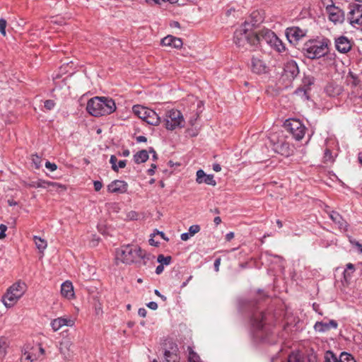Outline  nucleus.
Returning a JSON list of instances; mask_svg holds the SVG:
<instances>
[{"mask_svg": "<svg viewBox=\"0 0 362 362\" xmlns=\"http://www.w3.org/2000/svg\"><path fill=\"white\" fill-rule=\"evenodd\" d=\"M153 257L146 253L138 245H126L122 246L116 252V260L126 264L138 263L142 261L144 265H146L148 261L152 260Z\"/></svg>", "mask_w": 362, "mask_h": 362, "instance_id": "1", "label": "nucleus"}, {"mask_svg": "<svg viewBox=\"0 0 362 362\" xmlns=\"http://www.w3.org/2000/svg\"><path fill=\"white\" fill-rule=\"evenodd\" d=\"M87 112L94 117L110 115L116 110L115 100L107 97H94L86 105Z\"/></svg>", "mask_w": 362, "mask_h": 362, "instance_id": "2", "label": "nucleus"}, {"mask_svg": "<svg viewBox=\"0 0 362 362\" xmlns=\"http://www.w3.org/2000/svg\"><path fill=\"white\" fill-rule=\"evenodd\" d=\"M331 41L327 37L320 40H313L304 45V52L306 57L311 59L322 58L329 49Z\"/></svg>", "mask_w": 362, "mask_h": 362, "instance_id": "3", "label": "nucleus"}, {"mask_svg": "<svg viewBox=\"0 0 362 362\" xmlns=\"http://www.w3.org/2000/svg\"><path fill=\"white\" fill-rule=\"evenodd\" d=\"M256 33L251 31L248 21L241 25L234 33V42L240 47H245L247 45H256L258 44V37Z\"/></svg>", "mask_w": 362, "mask_h": 362, "instance_id": "4", "label": "nucleus"}, {"mask_svg": "<svg viewBox=\"0 0 362 362\" xmlns=\"http://www.w3.org/2000/svg\"><path fill=\"white\" fill-rule=\"evenodd\" d=\"M25 290L26 286L24 283L18 281L13 284L3 297V303L6 308L13 307L23 296Z\"/></svg>", "mask_w": 362, "mask_h": 362, "instance_id": "5", "label": "nucleus"}, {"mask_svg": "<svg viewBox=\"0 0 362 362\" xmlns=\"http://www.w3.org/2000/svg\"><path fill=\"white\" fill-rule=\"evenodd\" d=\"M133 112L147 124L153 126H158L161 118L153 110L141 105H134Z\"/></svg>", "mask_w": 362, "mask_h": 362, "instance_id": "6", "label": "nucleus"}, {"mask_svg": "<svg viewBox=\"0 0 362 362\" xmlns=\"http://www.w3.org/2000/svg\"><path fill=\"white\" fill-rule=\"evenodd\" d=\"M163 122L165 127L171 131L185 125L182 114L175 109H170L166 112Z\"/></svg>", "mask_w": 362, "mask_h": 362, "instance_id": "7", "label": "nucleus"}, {"mask_svg": "<svg viewBox=\"0 0 362 362\" xmlns=\"http://www.w3.org/2000/svg\"><path fill=\"white\" fill-rule=\"evenodd\" d=\"M45 351L41 344L27 346L23 351L21 362H39L45 355Z\"/></svg>", "mask_w": 362, "mask_h": 362, "instance_id": "8", "label": "nucleus"}, {"mask_svg": "<svg viewBox=\"0 0 362 362\" xmlns=\"http://www.w3.org/2000/svg\"><path fill=\"white\" fill-rule=\"evenodd\" d=\"M284 127L297 141L301 140L305 136L306 128L300 119H288L286 120Z\"/></svg>", "mask_w": 362, "mask_h": 362, "instance_id": "9", "label": "nucleus"}, {"mask_svg": "<svg viewBox=\"0 0 362 362\" xmlns=\"http://www.w3.org/2000/svg\"><path fill=\"white\" fill-rule=\"evenodd\" d=\"M163 346L165 361L166 362H179V349L176 342L171 339H168Z\"/></svg>", "mask_w": 362, "mask_h": 362, "instance_id": "10", "label": "nucleus"}, {"mask_svg": "<svg viewBox=\"0 0 362 362\" xmlns=\"http://www.w3.org/2000/svg\"><path fill=\"white\" fill-rule=\"evenodd\" d=\"M349 23L354 26L362 25V4H353L349 6V11L347 15Z\"/></svg>", "mask_w": 362, "mask_h": 362, "instance_id": "11", "label": "nucleus"}, {"mask_svg": "<svg viewBox=\"0 0 362 362\" xmlns=\"http://www.w3.org/2000/svg\"><path fill=\"white\" fill-rule=\"evenodd\" d=\"M72 346L73 342L69 338H64L60 341L59 351L64 360L69 361L73 357Z\"/></svg>", "mask_w": 362, "mask_h": 362, "instance_id": "12", "label": "nucleus"}, {"mask_svg": "<svg viewBox=\"0 0 362 362\" xmlns=\"http://www.w3.org/2000/svg\"><path fill=\"white\" fill-rule=\"evenodd\" d=\"M74 324L75 320L73 318L60 317L52 320L50 326L54 332H57L64 326L73 327Z\"/></svg>", "mask_w": 362, "mask_h": 362, "instance_id": "13", "label": "nucleus"}, {"mask_svg": "<svg viewBox=\"0 0 362 362\" xmlns=\"http://www.w3.org/2000/svg\"><path fill=\"white\" fill-rule=\"evenodd\" d=\"M334 45L336 49L342 54L349 52L352 47L350 40L344 35L335 38Z\"/></svg>", "mask_w": 362, "mask_h": 362, "instance_id": "14", "label": "nucleus"}, {"mask_svg": "<svg viewBox=\"0 0 362 362\" xmlns=\"http://www.w3.org/2000/svg\"><path fill=\"white\" fill-rule=\"evenodd\" d=\"M250 68L252 71L257 74H265L268 71L266 63L259 57H252Z\"/></svg>", "mask_w": 362, "mask_h": 362, "instance_id": "15", "label": "nucleus"}, {"mask_svg": "<svg viewBox=\"0 0 362 362\" xmlns=\"http://www.w3.org/2000/svg\"><path fill=\"white\" fill-rule=\"evenodd\" d=\"M327 11L329 14V19L333 23H341L344 19V14L341 9L334 5L327 7Z\"/></svg>", "mask_w": 362, "mask_h": 362, "instance_id": "16", "label": "nucleus"}, {"mask_svg": "<svg viewBox=\"0 0 362 362\" xmlns=\"http://www.w3.org/2000/svg\"><path fill=\"white\" fill-rule=\"evenodd\" d=\"M25 186L32 188H47L49 187H52L54 189L64 188V187L58 182L46 181L41 179L25 183Z\"/></svg>", "mask_w": 362, "mask_h": 362, "instance_id": "17", "label": "nucleus"}, {"mask_svg": "<svg viewBox=\"0 0 362 362\" xmlns=\"http://www.w3.org/2000/svg\"><path fill=\"white\" fill-rule=\"evenodd\" d=\"M128 185L123 180H116L107 185V191L110 193L123 194L127 191Z\"/></svg>", "mask_w": 362, "mask_h": 362, "instance_id": "18", "label": "nucleus"}, {"mask_svg": "<svg viewBox=\"0 0 362 362\" xmlns=\"http://www.w3.org/2000/svg\"><path fill=\"white\" fill-rule=\"evenodd\" d=\"M196 181L199 184L205 183L211 186H215L216 185L214 175H206L204 171L201 169L197 171Z\"/></svg>", "mask_w": 362, "mask_h": 362, "instance_id": "19", "label": "nucleus"}, {"mask_svg": "<svg viewBox=\"0 0 362 362\" xmlns=\"http://www.w3.org/2000/svg\"><path fill=\"white\" fill-rule=\"evenodd\" d=\"M251 323L256 330H261L265 324V315L262 312H256L253 314Z\"/></svg>", "mask_w": 362, "mask_h": 362, "instance_id": "20", "label": "nucleus"}, {"mask_svg": "<svg viewBox=\"0 0 362 362\" xmlns=\"http://www.w3.org/2000/svg\"><path fill=\"white\" fill-rule=\"evenodd\" d=\"M329 218L336 225H337L338 228L341 231H347L349 225L339 213L336 211H332L329 214Z\"/></svg>", "mask_w": 362, "mask_h": 362, "instance_id": "21", "label": "nucleus"}, {"mask_svg": "<svg viewBox=\"0 0 362 362\" xmlns=\"http://www.w3.org/2000/svg\"><path fill=\"white\" fill-rule=\"evenodd\" d=\"M161 44L163 46L178 49L182 46L183 43L180 38L174 37L173 35H168L162 39Z\"/></svg>", "mask_w": 362, "mask_h": 362, "instance_id": "22", "label": "nucleus"}, {"mask_svg": "<svg viewBox=\"0 0 362 362\" xmlns=\"http://www.w3.org/2000/svg\"><path fill=\"white\" fill-rule=\"evenodd\" d=\"M337 326V322L334 320H331L328 322H317L314 325V329L316 332H325L332 328L336 329Z\"/></svg>", "mask_w": 362, "mask_h": 362, "instance_id": "23", "label": "nucleus"}, {"mask_svg": "<svg viewBox=\"0 0 362 362\" xmlns=\"http://www.w3.org/2000/svg\"><path fill=\"white\" fill-rule=\"evenodd\" d=\"M61 294L67 299H71L74 296V286L71 281H66L61 286Z\"/></svg>", "mask_w": 362, "mask_h": 362, "instance_id": "24", "label": "nucleus"}, {"mask_svg": "<svg viewBox=\"0 0 362 362\" xmlns=\"http://www.w3.org/2000/svg\"><path fill=\"white\" fill-rule=\"evenodd\" d=\"M320 64L324 65L327 69L336 67V54L334 53H329V52L322 58Z\"/></svg>", "mask_w": 362, "mask_h": 362, "instance_id": "25", "label": "nucleus"}, {"mask_svg": "<svg viewBox=\"0 0 362 362\" xmlns=\"http://www.w3.org/2000/svg\"><path fill=\"white\" fill-rule=\"evenodd\" d=\"M276 151L286 157H288L293 153V148L287 142H282L276 146Z\"/></svg>", "mask_w": 362, "mask_h": 362, "instance_id": "26", "label": "nucleus"}, {"mask_svg": "<svg viewBox=\"0 0 362 362\" xmlns=\"http://www.w3.org/2000/svg\"><path fill=\"white\" fill-rule=\"evenodd\" d=\"M342 90L343 89L341 86L334 83H328L325 88V93L330 97H336L339 95Z\"/></svg>", "mask_w": 362, "mask_h": 362, "instance_id": "27", "label": "nucleus"}, {"mask_svg": "<svg viewBox=\"0 0 362 362\" xmlns=\"http://www.w3.org/2000/svg\"><path fill=\"white\" fill-rule=\"evenodd\" d=\"M274 32L269 29H262L256 33V36L258 37V43L261 41H264L267 44H269L274 37Z\"/></svg>", "mask_w": 362, "mask_h": 362, "instance_id": "28", "label": "nucleus"}, {"mask_svg": "<svg viewBox=\"0 0 362 362\" xmlns=\"http://www.w3.org/2000/svg\"><path fill=\"white\" fill-rule=\"evenodd\" d=\"M286 35L290 42H292L293 39L294 40H298L300 37L303 35L302 30L298 28H287Z\"/></svg>", "mask_w": 362, "mask_h": 362, "instance_id": "29", "label": "nucleus"}, {"mask_svg": "<svg viewBox=\"0 0 362 362\" xmlns=\"http://www.w3.org/2000/svg\"><path fill=\"white\" fill-rule=\"evenodd\" d=\"M284 71L286 74H289L291 77L296 76L299 73L298 65L293 60L286 63Z\"/></svg>", "mask_w": 362, "mask_h": 362, "instance_id": "30", "label": "nucleus"}, {"mask_svg": "<svg viewBox=\"0 0 362 362\" xmlns=\"http://www.w3.org/2000/svg\"><path fill=\"white\" fill-rule=\"evenodd\" d=\"M110 163L112 165V170L115 172H118L119 168H124L127 164V161L125 160H122L117 162V158L114 155L110 156Z\"/></svg>", "mask_w": 362, "mask_h": 362, "instance_id": "31", "label": "nucleus"}, {"mask_svg": "<svg viewBox=\"0 0 362 362\" xmlns=\"http://www.w3.org/2000/svg\"><path fill=\"white\" fill-rule=\"evenodd\" d=\"M149 158L148 153L146 150H141L134 155V161L140 164L146 162Z\"/></svg>", "mask_w": 362, "mask_h": 362, "instance_id": "32", "label": "nucleus"}, {"mask_svg": "<svg viewBox=\"0 0 362 362\" xmlns=\"http://www.w3.org/2000/svg\"><path fill=\"white\" fill-rule=\"evenodd\" d=\"M251 21L248 22L250 23V28H252L262 22L263 18L262 15L258 11H253L251 15Z\"/></svg>", "mask_w": 362, "mask_h": 362, "instance_id": "33", "label": "nucleus"}, {"mask_svg": "<svg viewBox=\"0 0 362 362\" xmlns=\"http://www.w3.org/2000/svg\"><path fill=\"white\" fill-rule=\"evenodd\" d=\"M8 347V341L7 338L0 337V358H3L6 356Z\"/></svg>", "mask_w": 362, "mask_h": 362, "instance_id": "34", "label": "nucleus"}, {"mask_svg": "<svg viewBox=\"0 0 362 362\" xmlns=\"http://www.w3.org/2000/svg\"><path fill=\"white\" fill-rule=\"evenodd\" d=\"M187 350L189 353L188 360L189 362H202L199 356L191 347L189 346Z\"/></svg>", "mask_w": 362, "mask_h": 362, "instance_id": "35", "label": "nucleus"}, {"mask_svg": "<svg viewBox=\"0 0 362 362\" xmlns=\"http://www.w3.org/2000/svg\"><path fill=\"white\" fill-rule=\"evenodd\" d=\"M325 362H341V355L338 358L332 351H327L325 356Z\"/></svg>", "mask_w": 362, "mask_h": 362, "instance_id": "36", "label": "nucleus"}, {"mask_svg": "<svg viewBox=\"0 0 362 362\" xmlns=\"http://www.w3.org/2000/svg\"><path fill=\"white\" fill-rule=\"evenodd\" d=\"M35 243L37 249L43 251L47 247V242L37 236L34 237Z\"/></svg>", "mask_w": 362, "mask_h": 362, "instance_id": "37", "label": "nucleus"}, {"mask_svg": "<svg viewBox=\"0 0 362 362\" xmlns=\"http://www.w3.org/2000/svg\"><path fill=\"white\" fill-rule=\"evenodd\" d=\"M288 362H304V360L300 354L292 353L288 356Z\"/></svg>", "mask_w": 362, "mask_h": 362, "instance_id": "38", "label": "nucleus"}, {"mask_svg": "<svg viewBox=\"0 0 362 362\" xmlns=\"http://www.w3.org/2000/svg\"><path fill=\"white\" fill-rule=\"evenodd\" d=\"M323 159L325 163H333L334 161V157L328 148L325 150Z\"/></svg>", "mask_w": 362, "mask_h": 362, "instance_id": "39", "label": "nucleus"}, {"mask_svg": "<svg viewBox=\"0 0 362 362\" xmlns=\"http://www.w3.org/2000/svg\"><path fill=\"white\" fill-rule=\"evenodd\" d=\"M171 257L170 256H164L163 255H159L158 256L157 261L160 263V264L163 265H168L171 262Z\"/></svg>", "mask_w": 362, "mask_h": 362, "instance_id": "40", "label": "nucleus"}, {"mask_svg": "<svg viewBox=\"0 0 362 362\" xmlns=\"http://www.w3.org/2000/svg\"><path fill=\"white\" fill-rule=\"evenodd\" d=\"M348 238L349 243L356 248L358 254L362 255V244L352 238L351 236H348Z\"/></svg>", "mask_w": 362, "mask_h": 362, "instance_id": "41", "label": "nucleus"}, {"mask_svg": "<svg viewBox=\"0 0 362 362\" xmlns=\"http://www.w3.org/2000/svg\"><path fill=\"white\" fill-rule=\"evenodd\" d=\"M341 362H356V361L351 354L342 352L341 354Z\"/></svg>", "mask_w": 362, "mask_h": 362, "instance_id": "42", "label": "nucleus"}, {"mask_svg": "<svg viewBox=\"0 0 362 362\" xmlns=\"http://www.w3.org/2000/svg\"><path fill=\"white\" fill-rule=\"evenodd\" d=\"M272 47L279 52H283L286 49L285 45L281 40H279V42H275Z\"/></svg>", "mask_w": 362, "mask_h": 362, "instance_id": "43", "label": "nucleus"}, {"mask_svg": "<svg viewBox=\"0 0 362 362\" xmlns=\"http://www.w3.org/2000/svg\"><path fill=\"white\" fill-rule=\"evenodd\" d=\"M348 271H350L351 273H354V272L355 271V267L353 264L351 263H348L346 264V267L344 272V279L346 281H347V272Z\"/></svg>", "mask_w": 362, "mask_h": 362, "instance_id": "44", "label": "nucleus"}, {"mask_svg": "<svg viewBox=\"0 0 362 362\" xmlns=\"http://www.w3.org/2000/svg\"><path fill=\"white\" fill-rule=\"evenodd\" d=\"M6 21L3 18H0V33L4 36H6Z\"/></svg>", "mask_w": 362, "mask_h": 362, "instance_id": "45", "label": "nucleus"}, {"mask_svg": "<svg viewBox=\"0 0 362 362\" xmlns=\"http://www.w3.org/2000/svg\"><path fill=\"white\" fill-rule=\"evenodd\" d=\"M200 230V226L199 225H192L189 228V234L193 236Z\"/></svg>", "mask_w": 362, "mask_h": 362, "instance_id": "46", "label": "nucleus"}, {"mask_svg": "<svg viewBox=\"0 0 362 362\" xmlns=\"http://www.w3.org/2000/svg\"><path fill=\"white\" fill-rule=\"evenodd\" d=\"M54 105H55V103L52 100H47L45 102V107L48 110H52L54 108Z\"/></svg>", "mask_w": 362, "mask_h": 362, "instance_id": "47", "label": "nucleus"}, {"mask_svg": "<svg viewBox=\"0 0 362 362\" xmlns=\"http://www.w3.org/2000/svg\"><path fill=\"white\" fill-rule=\"evenodd\" d=\"M33 163H34L35 168L37 169V168H40V166H41V159L39 156H33Z\"/></svg>", "mask_w": 362, "mask_h": 362, "instance_id": "48", "label": "nucleus"}, {"mask_svg": "<svg viewBox=\"0 0 362 362\" xmlns=\"http://www.w3.org/2000/svg\"><path fill=\"white\" fill-rule=\"evenodd\" d=\"M45 167L51 172L56 170L57 168V166L55 163H50L49 161H47L45 163Z\"/></svg>", "mask_w": 362, "mask_h": 362, "instance_id": "49", "label": "nucleus"}, {"mask_svg": "<svg viewBox=\"0 0 362 362\" xmlns=\"http://www.w3.org/2000/svg\"><path fill=\"white\" fill-rule=\"evenodd\" d=\"M93 185H94V189H95V191H97V192H98V191H99V190H100V189H101V188L103 187V184H102V182H100V181H98V180L94 181V182H93Z\"/></svg>", "mask_w": 362, "mask_h": 362, "instance_id": "50", "label": "nucleus"}, {"mask_svg": "<svg viewBox=\"0 0 362 362\" xmlns=\"http://www.w3.org/2000/svg\"><path fill=\"white\" fill-rule=\"evenodd\" d=\"M191 237H192L189 233H182L181 235H180V238L183 241H187V240H189Z\"/></svg>", "mask_w": 362, "mask_h": 362, "instance_id": "51", "label": "nucleus"}, {"mask_svg": "<svg viewBox=\"0 0 362 362\" xmlns=\"http://www.w3.org/2000/svg\"><path fill=\"white\" fill-rule=\"evenodd\" d=\"M147 307L151 310H156L158 308V304L154 301H151L147 304Z\"/></svg>", "mask_w": 362, "mask_h": 362, "instance_id": "52", "label": "nucleus"}, {"mask_svg": "<svg viewBox=\"0 0 362 362\" xmlns=\"http://www.w3.org/2000/svg\"><path fill=\"white\" fill-rule=\"evenodd\" d=\"M147 311L145 308H141L138 310V315L141 317H145L146 316Z\"/></svg>", "mask_w": 362, "mask_h": 362, "instance_id": "53", "label": "nucleus"}, {"mask_svg": "<svg viewBox=\"0 0 362 362\" xmlns=\"http://www.w3.org/2000/svg\"><path fill=\"white\" fill-rule=\"evenodd\" d=\"M156 168H157V166H156V164H153H153H151V168H149V169L148 170V171H147V172H148V174L149 175H154V173H155V170L156 169Z\"/></svg>", "mask_w": 362, "mask_h": 362, "instance_id": "54", "label": "nucleus"}, {"mask_svg": "<svg viewBox=\"0 0 362 362\" xmlns=\"http://www.w3.org/2000/svg\"><path fill=\"white\" fill-rule=\"evenodd\" d=\"M136 141L137 143L146 142L147 138L144 136H139L136 138Z\"/></svg>", "mask_w": 362, "mask_h": 362, "instance_id": "55", "label": "nucleus"}, {"mask_svg": "<svg viewBox=\"0 0 362 362\" xmlns=\"http://www.w3.org/2000/svg\"><path fill=\"white\" fill-rule=\"evenodd\" d=\"M221 264V259L218 258L214 262V269L216 272H218L219 270V266Z\"/></svg>", "mask_w": 362, "mask_h": 362, "instance_id": "56", "label": "nucleus"}, {"mask_svg": "<svg viewBox=\"0 0 362 362\" xmlns=\"http://www.w3.org/2000/svg\"><path fill=\"white\" fill-rule=\"evenodd\" d=\"M279 40L280 39L276 36V35L274 33V37H272V40L268 45L272 47L275 42H279Z\"/></svg>", "mask_w": 362, "mask_h": 362, "instance_id": "57", "label": "nucleus"}, {"mask_svg": "<svg viewBox=\"0 0 362 362\" xmlns=\"http://www.w3.org/2000/svg\"><path fill=\"white\" fill-rule=\"evenodd\" d=\"M163 269H164L163 265L160 264V265L157 266V267L156 269V273L157 274H160L163 272Z\"/></svg>", "mask_w": 362, "mask_h": 362, "instance_id": "58", "label": "nucleus"}, {"mask_svg": "<svg viewBox=\"0 0 362 362\" xmlns=\"http://www.w3.org/2000/svg\"><path fill=\"white\" fill-rule=\"evenodd\" d=\"M154 293H155L156 296H159V297H160L163 300H164V301H165V300H166L167 298H166L165 296L162 295V294L159 292V291H158V290H157V289L154 290Z\"/></svg>", "mask_w": 362, "mask_h": 362, "instance_id": "59", "label": "nucleus"}, {"mask_svg": "<svg viewBox=\"0 0 362 362\" xmlns=\"http://www.w3.org/2000/svg\"><path fill=\"white\" fill-rule=\"evenodd\" d=\"M234 238V233L230 232L228 233L226 235V239L227 241H230Z\"/></svg>", "mask_w": 362, "mask_h": 362, "instance_id": "60", "label": "nucleus"}, {"mask_svg": "<svg viewBox=\"0 0 362 362\" xmlns=\"http://www.w3.org/2000/svg\"><path fill=\"white\" fill-rule=\"evenodd\" d=\"M212 167L213 170L216 172H219L221 170V167L218 163H214Z\"/></svg>", "mask_w": 362, "mask_h": 362, "instance_id": "61", "label": "nucleus"}, {"mask_svg": "<svg viewBox=\"0 0 362 362\" xmlns=\"http://www.w3.org/2000/svg\"><path fill=\"white\" fill-rule=\"evenodd\" d=\"M157 234L159 235L163 239L168 241V238H167L163 232L161 231H157Z\"/></svg>", "mask_w": 362, "mask_h": 362, "instance_id": "62", "label": "nucleus"}, {"mask_svg": "<svg viewBox=\"0 0 362 362\" xmlns=\"http://www.w3.org/2000/svg\"><path fill=\"white\" fill-rule=\"evenodd\" d=\"M214 223L216 226H218V225H219L221 223V218L219 216H216V217L214 218Z\"/></svg>", "mask_w": 362, "mask_h": 362, "instance_id": "63", "label": "nucleus"}, {"mask_svg": "<svg viewBox=\"0 0 362 362\" xmlns=\"http://www.w3.org/2000/svg\"><path fill=\"white\" fill-rule=\"evenodd\" d=\"M358 160L360 164L362 165V152H360L358 155Z\"/></svg>", "mask_w": 362, "mask_h": 362, "instance_id": "64", "label": "nucleus"}]
</instances>
